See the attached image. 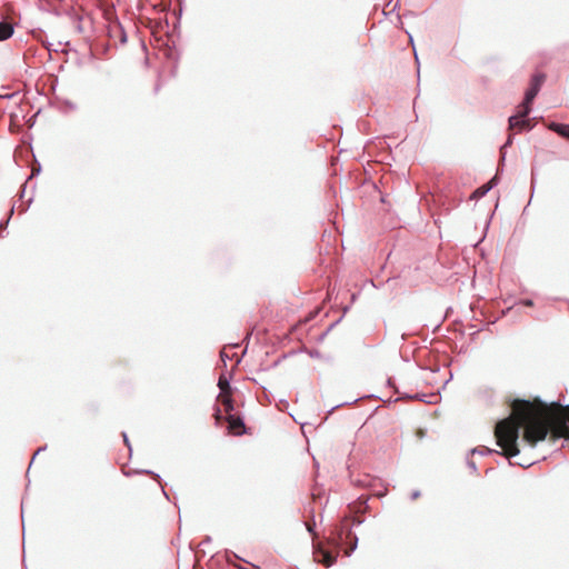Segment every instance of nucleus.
Masks as SVG:
<instances>
[{
    "instance_id": "3",
    "label": "nucleus",
    "mask_w": 569,
    "mask_h": 569,
    "mask_svg": "<svg viewBox=\"0 0 569 569\" xmlns=\"http://www.w3.org/2000/svg\"><path fill=\"white\" fill-rule=\"evenodd\" d=\"M313 558L317 562H320L326 567H331L336 562V556L323 549L321 546L315 548Z\"/></svg>"
},
{
    "instance_id": "12",
    "label": "nucleus",
    "mask_w": 569,
    "mask_h": 569,
    "mask_svg": "<svg viewBox=\"0 0 569 569\" xmlns=\"http://www.w3.org/2000/svg\"><path fill=\"white\" fill-rule=\"evenodd\" d=\"M469 466H470V468H472L473 470H476V466H475V463H472V462H471V463H469Z\"/></svg>"
},
{
    "instance_id": "11",
    "label": "nucleus",
    "mask_w": 569,
    "mask_h": 569,
    "mask_svg": "<svg viewBox=\"0 0 569 569\" xmlns=\"http://www.w3.org/2000/svg\"><path fill=\"white\" fill-rule=\"evenodd\" d=\"M123 439H124V442L128 445V437L126 433H123Z\"/></svg>"
},
{
    "instance_id": "15",
    "label": "nucleus",
    "mask_w": 569,
    "mask_h": 569,
    "mask_svg": "<svg viewBox=\"0 0 569 569\" xmlns=\"http://www.w3.org/2000/svg\"><path fill=\"white\" fill-rule=\"evenodd\" d=\"M356 543H357V541L355 542V546H352L351 550L356 549Z\"/></svg>"
},
{
    "instance_id": "5",
    "label": "nucleus",
    "mask_w": 569,
    "mask_h": 569,
    "mask_svg": "<svg viewBox=\"0 0 569 569\" xmlns=\"http://www.w3.org/2000/svg\"><path fill=\"white\" fill-rule=\"evenodd\" d=\"M228 428L234 435H241L244 430V423L240 418L230 416L228 418Z\"/></svg>"
},
{
    "instance_id": "8",
    "label": "nucleus",
    "mask_w": 569,
    "mask_h": 569,
    "mask_svg": "<svg viewBox=\"0 0 569 569\" xmlns=\"http://www.w3.org/2000/svg\"><path fill=\"white\" fill-rule=\"evenodd\" d=\"M218 387L220 389V393L223 395L226 392H229V389H230L229 380L224 376H221L218 380Z\"/></svg>"
},
{
    "instance_id": "7",
    "label": "nucleus",
    "mask_w": 569,
    "mask_h": 569,
    "mask_svg": "<svg viewBox=\"0 0 569 569\" xmlns=\"http://www.w3.org/2000/svg\"><path fill=\"white\" fill-rule=\"evenodd\" d=\"M13 33V27L11 23L2 21L0 22V41L9 39Z\"/></svg>"
},
{
    "instance_id": "9",
    "label": "nucleus",
    "mask_w": 569,
    "mask_h": 569,
    "mask_svg": "<svg viewBox=\"0 0 569 569\" xmlns=\"http://www.w3.org/2000/svg\"><path fill=\"white\" fill-rule=\"evenodd\" d=\"M219 398L222 401V403L226 406V410L227 411L232 410V403H231V399H230L229 392L223 393V396H222V393H220Z\"/></svg>"
},
{
    "instance_id": "13",
    "label": "nucleus",
    "mask_w": 569,
    "mask_h": 569,
    "mask_svg": "<svg viewBox=\"0 0 569 569\" xmlns=\"http://www.w3.org/2000/svg\"><path fill=\"white\" fill-rule=\"evenodd\" d=\"M511 139H512V138H511V134H510V136L508 137V139H507V142H508V143H511Z\"/></svg>"
},
{
    "instance_id": "14",
    "label": "nucleus",
    "mask_w": 569,
    "mask_h": 569,
    "mask_svg": "<svg viewBox=\"0 0 569 569\" xmlns=\"http://www.w3.org/2000/svg\"><path fill=\"white\" fill-rule=\"evenodd\" d=\"M525 303H526L527 306H531V305H532V302H531L530 300L526 301Z\"/></svg>"
},
{
    "instance_id": "1",
    "label": "nucleus",
    "mask_w": 569,
    "mask_h": 569,
    "mask_svg": "<svg viewBox=\"0 0 569 569\" xmlns=\"http://www.w3.org/2000/svg\"><path fill=\"white\" fill-rule=\"evenodd\" d=\"M520 428L523 429L522 440L529 446L543 440L549 431L553 438L569 439V410H550L528 401H516L510 417L498 422L495 431L497 443L506 457L519 453Z\"/></svg>"
},
{
    "instance_id": "4",
    "label": "nucleus",
    "mask_w": 569,
    "mask_h": 569,
    "mask_svg": "<svg viewBox=\"0 0 569 569\" xmlns=\"http://www.w3.org/2000/svg\"><path fill=\"white\" fill-rule=\"evenodd\" d=\"M497 183L498 179L497 176H495L489 182L476 189L471 194V199L477 200L485 197Z\"/></svg>"
},
{
    "instance_id": "2",
    "label": "nucleus",
    "mask_w": 569,
    "mask_h": 569,
    "mask_svg": "<svg viewBox=\"0 0 569 569\" xmlns=\"http://www.w3.org/2000/svg\"><path fill=\"white\" fill-rule=\"evenodd\" d=\"M546 81V74L542 72L535 73L530 80V87L526 91L525 100L518 106L517 114L510 117L509 129L512 133L522 130H529V120L525 119L531 110V103L537 97L541 86Z\"/></svg>"
},
{
    "instance_id": "10",
    "label": "nucleus",
    "mask_w": 569,
    "mask_h": 569,
    "mask_svg": "<svg viewBox=\"0 0 569 569\" xmlns=\"http://www.w3.org/2000/svg\"><path fill=\"white\" fill-rule=\"evenodd\" d=\"M420 496V492L419 491H413L412 495H411V499H417L418 497Z\"/></svg>"
},
{
    "instance_id": "6",
    "label": "nucleus",
    "mask_w": 569,
    "mask_h": 569,
    "mask_svg": "<svg viewBox=\"0 0 569 569\" xmlns=\"http://www.w3.org/2000/svg\"><path fill=\"white\" fill-rule=\"evenodd\" d=\"M549 129L557 132L561 138L569 140V124L550 123Z\"/></svg>"
}]
</instances>
